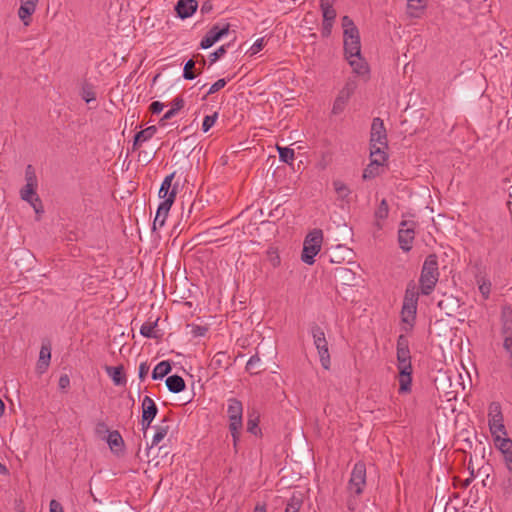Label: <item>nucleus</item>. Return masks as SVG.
<instances>
[{
	"mask_svg": "<svg viewBox=\"0 0 512 512\" xmlns=\"http://www.w3.org/2000/svg\"><path fill=\"white\" fill-rule=\"evenodd\" d=\"M321 11H322V16H323L324 21L334 22V20L336 18V11H335L334 7L321 9Z\"/></svg>",
	"mask_w": 512,
	"mask_h": 512,
	"instance_id": "obj_50",
	"label": "nucleus"
},
{
	"mask_svg": "<svg viewBox=\"0 0 512 512\" xmlns=\"http://www.w3.org/2000/svg\"><path fill=\"white\" fill-rule=\"evenodd\" d=\"M38 184H25L20 190V196L23 201L28 202L34 209L35 213L40 215L43 213V207L39 196L37 195Z\"/></svg>",
	"mask_w": 512,
	"mask_h": 512,
	"instance_id": "obj_11",
	"label": "nucleus"
},
{
	"mask_svg": "<svg viewBox=\"0 0 512 512\" xmlns=\"http://www.w3.org/2000/svg\"><path fill=\"white\" fill-rule=\"evenodd\" d=\"M397 362L398 369L412 368L408 340L404 335H400L397 339Z\"/></svg>",
	"mask_w": 512,
	"mask_h": 512,
	"instance_id": "obj_13",
	"label": "nucleus"
},
{
	"mask_svg": "<svg viewBox=\"0 0 512 512\" xmlns=\"http://www.w3.org/2000/svg\"><path fill=\"white\" fill-rule=\"evenodd\" d=\"M39 0H20L18 16L24 25H29L32 14L36 11Z\"/></svg>",
	"mask_w": 512,
	"mask_h": 512,
	"instance_id": "obj_18",
	"label": "nucleus"
},
{
	"mask_svg": "<svg viewBox=\"0 0 512 512\" xmlns=\"http://www.w3.org/2000/svg\"><path fill=\"white\" fill-rule=\"evenodd\" d=\"M154 429L155 433L152 438L151 447L157 446L167 436H171L173 434V419L169 416H165L160 423L154 427Z\"/></svg>",
	"mask_w": 512,
	"mask_h": 512,
	"instance_id": "obj_16",
	"label": "nucleus"
},
{
	"mask_svg": "<svg viewBox=\"0 0 512 512\" xmlns=\"http://www.w3.org/2000/svg\"><path fill=\"white\" fill-rule=\"evenodd\" d=\"M247 431L252 434H257L258 431V419L249 417L247 421Z\"/></svg>",
	"mask_w": 512,
	"mask_h": 512,
	"instance_id": "obj_52",
	"label": "nucleus"
},
{
	"mask_svg": "<svg viewBox=\"0 0 512 512\" xmlns=\"http://www.w3.org/2000/svg\"><path fill=\"white\" fill-rule=\"evenodd\" d=\"M81 96H82V99L86 103H90L92 101H95V99H96V92H95L94 86L92 84L85 83L82 86V89H81Z\"/></svg>",
	"mask_w": 512,
	"mask_h": 512,
	"instance_id": "obj_36",
	"label": "nucleus"
},
{
	"mask_svg": "<svg viewBox=\"0 0 512 512\" xmlns=\"http://www.w3.org/2000/svg\"><path fill=\"white\" fill-rule=\"evenodd\" d=\"M104 441L107 443L113 454L119 455L124 451L125 442L118 431L112 430L111 433H108Z\"/></svg>",
	"mask_w": 512,
	"mask_h": 512,
	"instance_id": "obj_20",
	"label": "nucleus"
},
{
	"mask_svg": "<svg viewBox=\"0 0 512 512\" xmlns=\"http://www.w3.org/2000/svg\"><path fill=\"white\" fill-rule=\"evenodd\" d=\"M488 425L494 441L497 436L507 437L502 408L499 402H492L488 407Z\"/></svg>",
	"mask_w": 512,
	"mask_h": 512,
	"instance_id": "obj_6",
	"label": "nucleus"
},
{
	"mask_svg": "<svg viewBox=\"0 0 512 512\" xmlns=\"http://www.w3.org/2000/svg\"><path fill=\"white\" fill-rule=\"evenodd\" d=\"M185 101L181 96L176 97L172 102V107L178 113L184 107Z\"/></svg>",
	"mask_w": 512,
	"mask_h": 512,
	"instance_id": "obj_55",
	"label": "nucleus"
},
{
	"mask_svg": "<svg viewBox=\"0 0 512 512\" xmlns=\"http://www.w3.org/2000/svg\"><path fill=\"white\" fill-rule=\"evenodd\" d=\"M336 276L345 284H353V282L356 280L355 273L345 267L336 268Z\"/></svg>",
	"mask_w": 512,
	"mask_h": 512,
	"instance_id": "obj_34",
	"label": "nucleus"
},
{
	"mask_svg": "<svg viewBox=\"0 0 512 512\" xmlns=\"http://www.w3.org/2000/svg\"><path fill=\"white\" fill-rule=\"evenodd\" d=\"M226 53V47L223 45L219 47L215 52L211 53L209 55V59L211 63L216 62L218 59H220L224 54Z\"/></svg>",
	"mask_w": 512,
	"mask_h": 512,
	"instance_id": "obj_51",
	"label": "nucleus"
},
{
	"mask_svg": "<svg viewBox=\"0 0 512 512\" xmlns=\"http://www.w3.org/2000/svg\"><path fill=\"white\" fill-rule=\"evenodd\" d=\"M49 512H64V509L60 502L53 499L49 503Z\"/></svg>",
	"mask_w": 512,
	"mask_h": 512,
	"instance_id": "obj_53",
	"label": "nucleus"
},
{
	"mask_svg": "<svg viewBox=\"0 0 512 512\" xmlns=\"http://www.w3.org/2000/svg\"><path fill=\"white\" fill-rule=\"evenodd\" d=\"M355 88H356V84L354 82L350 81L345 84V86L340 90L338 96L336 97V99L333 103V108H332L333 114L337 115V114H340L341 112H343L350 97L354 93Z\"/></svg>",
	"mask_w": 512,
	"mask_h": 512,
	"instance_id": "obj_14",
	"label": "nucleus"
},
{
	"mask_svg": "<svg viewBox=\"0 0 512 512\" xmlns=\"http://www.w3.org/2000/svg\"><path fill=\"white\" fill-rule=\"evenodd\" d=\"M417 224L413 220H402L398 229V243L404 252L412 249Z\"/></svg>",
	"mask_w": 512,
	"mask_h": 512,
	"instance_id": "obj_9",
	"label": "nucleus"
},
{
	"mask_svg": "<svg viewBox=\"0 0 512 512\" xmlns=\"http://www.w3.org/2000/svg\"><path fill=\"white\" fill-rule=\"evenodd\" d=\"M229 24H224L220 26L216 24L210 28V30L206 33L203 39L200 42L201 49H208L213 46L217 41H219L223 36L227 35L229 32Z\"/></svg>",
	"mask_w": 512,
	"mask_h": 512,
	"instance_id": "obj_12",
	"label": "nucleus"
},
{
	"mask_svg": "<svg viewBox=\"0 0 512 512\" xmlns=\"http://www.w3.org/2000/svg\"><path fill=\"white\" fill-rule=\"evenodd\" d=\"M105 371L114 385L124 386L126 384V373L123 365L105 366Z\"/></svg>",
	"mask_w": 512,
	"mask_h": 512,
	"instance_id": "obj_22",
	"label": "nucleus"
},
{
	"mask_svg": "<svg viewBox=\"0 0 512 512\" xmlns=\"http://www.w3.org/2000/svg\"><path fill=\"white\" fill-rule=\"evenodd\" d=\"M156 131L157 129L155 126H149L144 130L139 131L134 136L133 149H138L143 142L151 139L155 135Z\"/></svg>",
	"mask_w": 512,
	"mask_h": 512,
	"instance_id": "obj_28",
	"label": "nucleus"
},
{
	"mask_svg": "<svg viewBox=\"0 0 512 512\" xmlns=\"http://www.w3.org/2000/svg\"><path fill=\"white\" fill-rule=\"evenodd\" d=\"M427 0H408V13L412 17H418L425 8Z\"/></svg>",
	"mask_w": 512,
	"mask_h": 512,
	"instance_id": "obj_35",
	"label": "nucleus"
},
{
	"mask_svg": "<svg viewBox=\"0 0 512 512\" xmlns=\"http://www.w3.org/2000/svg\"><path fill=\"white\" fill-rule=\"evenodd\" d=\"M333 23L334 22L323 20V27H322V36L323 37H328L331 34Z\"/></svg>",
	"mask_w": 512,
	"mask_h": 512,
	"instance_id": "obj_56",
	"label": "nucleus"
},
{
	"mask_svg": "<svg viewBox=\"0 0 512 512\" xmlns=\"http://www.w3.org/2000/svg\"><path fill=\"white\" fill-rule=\"evenodd\" d=\"M227 84V81L225 79H219L214 84L211 85L209 88L207 95L214 94L225 87Z\"/></svg>",
	"mask_w": 512,
	"mask_h": 512,
	"instance_id": "obj_49",
	"label": "nucleus"
},
{
	"mask_svg": "<svg viewBox=\"0 0 512 512\" xmlns=\"http://www.w3.org/2000/svg\"><path fill=\"white\" fill-rule=\"evenodd\" d=\"M0 474H2V475L9 474L7 467L4 464H2L1 462H0Z\"/></svg>",
	"mask_w": 512,
	"mask_h": 512,
	"instance_id": "obj_62",
	"label": "nucleus"
},
{
	"mask_svg": "<svg viewBox=\"0 0 512 512\" xmlns=\"http://www.w3.org/2000/svg\"><path fill=\"white\" fill-rule=\"evenodd\" d=\"M279 152V158L282 162L290 164L294 161L295 153L294 150L288 147H279L277 146Z\"/></svg>",
	"mask_w": 512,
	"mask_h": 512,
	"instance_id": "obj_37",
	"label": "nucleus"
},
{
	"mask_svg": "<svg viewBox=\"0 0 512 512\" xmlns=\"http://www.w3.org/2000/svg\"><path fill=\"white\" fill-rule=\"evenodd\" d=\"M439 275L437 256L430 254L425 258L419 278L420 293L422 295L428 296L434 291Z\"/></svg>",
	"mask_w": 512,
	"mask_h": 512,
	"instance_id": "obj_1",
	"label": "nucleus"
},
{
	"mask_svg": "<svg viewBox=\"0 0 512 512\" xmlns=\"http://www.w3.org/2000/svg\"><path fill=\"white\" fill-rule=\"evenodd\" d=\"M51 360V347L49 344H42L39 358L36 364V372L38 374L45 373L50 365Z\"/></svg>",
	"mask_w": 512,
	"mask_h": 512,
	"instance_id": "obj_21",
	"label": "nucleus"
},
{
	"mask_svg": "<svg viewBox=\"0 0 512 512\" xmlns=\"http://www.w3.org/2000/svg\"><path fill=\"white\" fill-rule=\"evenodd\" d=\"M172 206V200L171 198L162 201L157 209L156 216L153 222V228L156 229L157 227H162L165 224V221L167 219L168 213L170 211V208Z\"/></svg>",
	"mask_w": 512,
	"mask_h": 512,
	"instance_id": "obj_25",
	"label": "nucleus"
},
{
	"mask_svg": "<svg viewBox=\"0 0 512 512\" xmlns=\"http://www.w3.org/2000/svg\"><path fill=\"white\" fill-rule=\"evenodd\" d=\"M246 370L251 374H257L261 371V359L258 355L250 357L246 364Z\"/></svg>",
	"mask_w": 512,
	"mask_h": 512,
	"instance_id": "obj_38",
	"label": "nucleus"
},
{
	"mask_svg": "<svg viewBox=\"0 0 512 512\" xmlns=\"http://www.w3.org/2000/svg\"><path fill=\"white\" fill-rule=\"evenodd\" d=\"M25 181L27 184H38L36 173L31 165H28L25 170Z\"/></svg>",
	"mask_w": 512,
	"mask_h": 512,
	"instance_id": "obj_47",
	"label": "nucleus"
},
{
	"mask_svg": "<svg viewBox=\"0 0 512 512\" xmlns=\"http://www.w3.org/2000/svg\"><path fill=\"white\" fill-rule=\"evenodd\" d=\"M381 166L377 164H373L371 161L370 164L365 168L363 172V178L364 179H371L376 177L379 174V168Z\"/></svg>",
	"mask_w": 512,
	"mask_h": 512,
	"instance_id": "obj_43",
	"label": "nucleus"
},
{
	"mask_svg": "<svg viewBox=\"0 0 512 512\" xmlns=\"http://www.w3.org/2000/svg\"><path fill=\"white\" fill-rule=\"evenodd\" d=\"M142 428L146 430L153 419L155 418L158 408L155 402L149 397L145 396L142 400Z\"/></svg>",
	"mask_w": 512,
	"mask_h": 512,
	"instance_id": "obj_17",
	"label": "nucleus"
},
{
	"mask_svg": "<svg viewBox=\"0 0 512 512\" xmlns=\"http://www.w3.org/2000/svg\"><path fill=\"white\" fill-rule=\"evenodd\" d=\"M477 283H478L479 291H480L481 295L483 296V299L487 300L489 298V295L491 292V282L488 279L482 277L477 280Z\"/></svg>",
	"mask_w": 512,
	"mask_h": 512,
	"instance_id": "obj_39",
	"label": "nucleus"
},
{
	"mask_svg": "<svg viewBox=\"0 0 512 512\" xmlns=\"http://www.w3.org/2000/svg\"><path fill=\"white\" fill-rule=\"evenodd\" d=\"M243 405L236 398H230L227 400V416L229 419V430L231 432L234 446H236L239 440L240 430L243 427L242 421Z\"/></svg>",
	"mask_w": 512,
	"mask_h": 512,
	"instance_id": "obj_3",
	"label": "nucleus"
},
{
	"mask_svg": "<svg viewBox=\"0 0 512 512\" xmlns=\"http://www.w3.org/2000/svg\"><path fill=\"white\" fill-rule=\"evenodd\" d=\"M156 322L154 323H144L141 328H140V333L145 336V337H148V338H156L157 336L155 335V326H156Z\"/></svg>",
	"mask_w": 512,
	"mask_h": 512,
	"instance_id": "obj_44",
	"label": "nucleus"
},
{
	"mask_svg": "<svg viewBox=\"0 0 512 512\" xmlns=\"http://www.w3.org/2000/svg\"><path fill=\"white\" fill-rule=\"evenodd\" d=\"M265 40L264 38H259L255 41V43L251 46V48L249 49V53L251 56L257 54L258 52H260L263 47L265 46Z\"/></svg>",
	"mask_w": 512,
	"mask_h": 512,
	"instance_id": "obj_48",
	"label": "nucleus"
},
{
	"mask_svg": "<svg viewBox=\"0 0 512 512\" xmlns=\"http://www.w3.org/2000/svg\"><path fill=\"white\" fill-rule=\"evenodd\" d=\"M166 386L170 392L179 393L185 388V381L179 375H172L166 379Z\"/></svg>",
	"mask_w": 512,
	"mask_h": 512,
	"instance_id": "obj_31",
	"label": "nucleus"
},
{
	"mask_svg": "<svg viewBox=\"0 0 512 512\" xmlns=\"http://www.w3.org/2000/svg\"><path fill=\"white\" fill-rule=\"evenodd\" d=\"M334 4V0H320V8H332Z\"/></svg>",
	"mask_w": 512,
	"mask_h": 512,
	"instance_id": "obj_61",
	"label": "nucleus"
},
{
	"mask_svg": "<svg viewBox=\"0 0 512 512\" xmlns=\"http://www.w3.org/2000/svg\"><path fill=\"white\" fill-rule=\"evenodd\" d=\"M387 148H380L379 145L370 146V159L373 162V164H377L380 166H383L385 162L387 161V154H386Z\"/></svg>",
	"mask_w": 512,
	"mask_h": 512,
	"instance_id": "obj_29",
	"label": "nucleus"
},
{
	"mask_svg": "<svg viewBox=\"0 0 512 512\" xmlns=\"http://www.w3.org/2000/svg\"><path fill=\"white\" fill-rule=\"evenodd\" d=\"M198 7L196 0H179L176 4V11L180 18L185 19L194 14Z\"/></svg>",
	"mask_w": 512,
	"mask_h": 512,
	"instance_id": "obj_24",
	"label": "nucleus"
},
{
	"mask_svg": "<svg viewBox=\"0 0 512 512\" xmlns=\"http://www.w3.org/2000/svg\"><path fill=\"white\" fill-rule=\"evenodd\" d=\"M375 218L377 219L376 225L379 229L382 228L380 221L385 220L389 215V205L386 199H382L377 209L375 210Z\"/></svg>",
	"mask_w": 512,
	"mask_h": 512,
	"instance_id": "obj_32",
	"label": "nucleus"
},
{
	"mask_svg": "<svg viewBox=\"0 0 512 512\" xmlns=\"http://www.w3.org/2000/svg\"><path fill=\"white\" fill-rule=\"evenodd\" d=\"M347 506H348L349 510H351V511L355 510V503L351 499L348 500Z\"/></svg>",
	"mask_w": 512,
	"mask_h": 512,
	"instance_id": "obj_63",
	"label": "nucleus"
},
{
	"mask_svg": "<svg viewBox=\"0 0 512 512\" xmlns=\"http://www.w3.org/2000/svg\"><path fill=\"white\" fill-rule=\"evenodd\" d=\"M213 9V5L210 1H205L202 5H201V8H200V12L202 14H208L212 11Z\"/></svg>",
	"mask_w": 512,
	"mask_h": 512,
	"instance_id": "obj_60",
	"label": "nucleus"
},
{
	"mask_svg": "<svg viewBox=\"0 0 512 512\" xmlns=\"http://www.w3.org/2000/svg\"><path fill=\"white\" fill-rule=\"evenodd\" d=\"M59 388L61 390H66L70 386V378L68 375H61L58 382Z\"/></svg>",
	"mask_w": 512,
	"mask_h": 512,
	"instance_id": "obj_54",
	"label": "nucleus"
},
{
	"mask_svg": "<svg viewBox=\"0 0 512 512\" xmlns=\"http://www.w3.org/2000/svg\"><path fill=\"white\" fill-rule=\"evenodd\" d=\"M302 506V500L298 497H291L288 501L285 512H299L300 508Z\"/></svg>",
	"mask_w": 512,
	"mask_h": 512,
	"instance_id": "obj_42",
	"label": "nucleus"
},
{
	"mask_svg": "<svg viewBox=\"0 0 512 512\" xmlns=\"http://www.w3.org/2000/svg\"><path fill=\"white\" fill-rule=\"evenodd\" d=\"M342 27L345 57L358 56L361 53L358 28L348 16L342 18Z\"/></svg>",
	"mask_w": 512,
	"mask_h": 512,
	"instance_id": "obj_2",
	"label": "nucleus"
},
{
	"mask_svg": "<svg viewBox=\"0 0 512 512\" xmlns=\"http://www.w3.org/2000/svg\"><path fill=\"white\" fill-rule=\"evenodd\" d=\"M323 241V232L320 229H314L305 238L301 260L312 265L315 262V256L320 252Z\"/></svg>",
	"mask_w": 512,
	"mask_h": 512,
	"instance_id": "obj_4",
	"label": "nucleus"
},
{
	"mask_svg": "<svg viewBox=\"0 0 512 512\" xmlns=\"http://www.w3.org/2000/svg\"><path fill=\"white\" fill-rule=\"evenodd\" d=\"M218 118V113L215 112L212 115L205 116L203 123H202V130L203 132L209 131V129L215 124L216 120Z\"/></svg>",
	"mask_w": 512,
	"mask_h": 512,
	"instance_id": "obj_46",
	"label": "nucleus"
},
{
	"mask_svg": "<svg viewBox=\"0 0 512 512\" xmlns=\"http://www.w3.org/2000/svg\"><path fill=\"white\" fill-rule=\"evenodd\" d=\"M333 186H334V189H335L336 193L338 194L339 198L345 199L349 196L350 190L346 186V184L343 183L342 181H339V180L334 181Z\"/></svg>",
	"mask_w": 512,
	"mask_h": 512,
	"instance_id": "obj_40",
	"label": "nucleus"
},
{
	"mask_svg": "<svg viewBox=\"0 0 512 512\" xmlns=\"http://www.w3.org/2000/svg\"><path fill=\"white\" fill-rule=\"evenodd\" d=\"M419 291L414 283L407 285L403 305L401 310V318L404 323L411 324L416 317L418 305Z\"/></svg>",
	"mask_w": 512,
	"mask_h": 512,
	"instance_id": "obj_5",
	"label": "nucleus"
},
{
	"mask_svg": "<svg viewBox=\"0 0 512 512\" xmlns=\"http://www.w3.org/2000/svg\"><path fill=\"white\" fill-rule=\"evenodd\" d=\"M375 145H379L381 149L388 147L386 129L380 118H374L371 125L370 146Z\"/></svg>",
	"mask_w": 512,
	"mask_h": 512,
	"instance_id": "obj_10",
	"label": "nucleus"
},
{
	"mask_svg": "<svg viewBox=\"0 0 512 512\" xmlns=\"http://www.w3.org/2000/svg\"><path fill=\"white\" fill-rule=\"evenodd\" d=\"M398 381H399V393H409L411 391L412 384V368L410 369H398Z\"/></svg>",
	"mask_w": 512,
	"mask_h": 512,
	"instance_id": "obj_26",
	"label": "nucleus"
},
{
	"mask_svg": "<svg viewBox=\"0 0 512 512\" xmlns=\"http://www.w3.org/2000/svg\"><path fill=\"white\" fill-rule=\"evenodd\" d=\"M366 486V466L363 462L359 461L355 463L350 479L348 482L347 489L353 496H359L363 493Z\"/></svg>",
	"mask_w": 512,
	"mask_h": 512,
	"instance_id": "obj_8",
	"label": "nucleus"
},
{
	"mask_svg": "<svg viewBox=\"0 0 512 512\" xmlns=\"http://www.w3.org/2000/svg\"><path fill=\"white\" fill-rule=\"evenodd\" d=\"M112 431L108 429L107 425L104 422H98L95 426V434L101 440H105L108 433Z\"/></svg>",
	"mask_w": 512,
	"mask_h": 512,
	"instance_id": "obj_45",
	"label": "nucleus"
},
{
	"mask_svg": "<svg viewBox=\"0 0 512 512\" xmlns=\"http://www.w3.org/2000/svg\"><path fill=\"white\" fill-rule=\"evenodd\" d=\"M494 445L501 452L507 471L512 472V439L497 436Z\"/></svg>",
	"mask_w": 512,
	"mask_h": 512,
	"instance_id": "obj_15",
	"label": "nucleus"
},
{
	"mask_svg": "<svg viewBox=\"0 0 512 512\" xmlns=\"http://www.w3.org/2000/svg\"><path fill=\"white\" fill-rule=\"evenodd\" d=\"M164 108V104L159 101H154L150 105V111L153 114H159Z\"/></svg>",
	"mask_w": 512,
	"mask_h": 512,
	"instance_id": "obj_57",
	"label": "nucleus"
},
{
	"mask_svg": "<svg viewBox=\"0 0 512 512\" xmlns=\"http://www.w3.org/2000/svg\"><path fill=\"white\" fill-rule=\"evenodd\" d=\"M171 371V365L168 361L159 362L152 372L153 379H162Z\"/></svg>",
	"mask_w": 512,
	"mask_h": 512,
	"instance_id": "obj_33",
	"label": "nucleus"
},
{
	"mask_svg": "<svg viewBox=\"0 0 512 512\" xmlns=\"http://www.w3.org/2000/svg\"><path fill=\"white\" fill-rule=\"evenodd\" d=\"M499 491L504 499L512 497V472H508L499 483Z\"/></svg>",
	"mask_w": 512,
	"mask_h": 512,
	"instance_id": "obj_30",
	"label": "nucleus"
},
{
	"mask_svg": "<svg viewBox=\"0 0 512 512\" xmlns=\"http://www.w3.org/2000/svg\"><path fill=\"white\" fill-rule=\"evenodd\" d=\"M149 373V366L146 363H141L139 366V378L143 380Z\"/></svg>",
	"mask_w": 512,
	"mask_h": 512,
	"instance_id": "obj_58",
	"label": "nucleus"
},
{
	"mask_svg": "<svg viewBox=\"0 0 512 512\" xmlns=\"http://www.w3.org/2000/svg\"><path fill=\"white\" fill-rule=\"evenodd\" d=\"M353 71L360 75L364 76L369 73V67L367 62L361 57V53L358 56L346 57Z\"/></svg>",
	"mask_w": 512,
	"mask_h": 512,
	"instance_id": "obj_27",
	"label": "nucleus"
},
{
	"mask_svg": "<svg viewBox=\"0 0 512 512\" xmlns=\"http://www.w3.org/2000/svg\"><path fill=\"white\" fill-rule=\"evenodd\" d=\"M195 62L193 59L188 60L183 69V77L187 80H193L196 77L194 73Z\"/></svg>",
	"mask_w": 512,
	"mask_h": 512,
	"instance_id": "obj_41",
	"label": "nucleus"
},
{
	"mask_svg": "<svg viewBox=\"0 0 512 512\" xmlns=\"http://www.w3.org/2000/svg\"><path fill=\"white\" fill-rule=\"evenodd\" d=\"M254 512H266L265 506H259L257 505L254 509Z\"/></svg>",
	"mask_w": 512,
	"mask_h": 512,
	"instance_id": "obj_64",
	"label": "nucleus"
},
{
	"mask_svg": "<svg viewBox=\"0 0 512 512\" xmlns=\"http://www.w3.org/2000/svg\"><path fill=\"white\" fill-rule=\"evenodd\" d=\"M174 173L168 175L163 180L161 187L159 189V197L162 199V201H166L171 198L172 204L175 201L176 195H177V187H172V181L174 178Z\"/></svg>",
	"mask_w": 512,
	"mask_h": 512,
	"instance_id": "obj_19",
	"label": "nucleus"
},
{
	"mask_svg": "<svg viewBox=\"0 0 512 512\" xmlns=\"http://www.w3.org/2000/svg\"><path fill=\"white\" fill-rule=\"evenodd\" d=\"M310 333L313 337L314 345L318 350L321 365L323 366L324 369H329L330 354L328 349V342L326 340L323 329L314 323L310 326Z\"/></svg>",
	"mask_w": 512,
	"mask_h": 512,
	"instance_id": "obj_7",
	"label": "nucleus"
},
{
	"mask_svg": "<svg viewBox=\"0 0 512 512\" xmlns=\"http://www.w3.org/2000/svg\"><path fill=\"white\" fill-rule=\"evenodd\" d=\"M501 335L512 336V307L505 305L501 310Z\"/></svg>",
	"mask_w": 512,
	"mask_h": 512,
	"instance_id": "obj_23",
	"label": "nucleus"
},
{
	"mask_svg": "<svg viewBox=\"0 0 512 512\" xmlns=\"http://www.w3.org/2000/svg\"><path fill=\"white\" fill-rule=\"evenodd\" d=\"M177 114V112L175 111V109L173 108H170L164 115L163 117L160 119V124H164L165 121L173 118L175 115Z\"/></svg>",
	"mask_w": 512,
	"mask_h": 512,
	"instance_id": "obj_59",
	"label": "nucleus"
}]
</instances>
